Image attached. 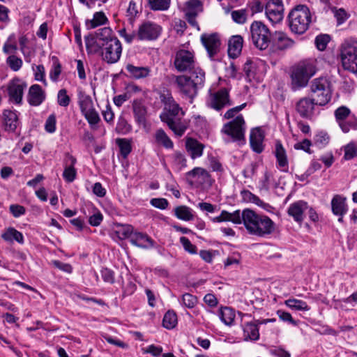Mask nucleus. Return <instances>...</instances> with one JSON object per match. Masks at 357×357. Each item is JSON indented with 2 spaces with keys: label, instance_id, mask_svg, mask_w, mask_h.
<instances>
[{
  "label": "nucleus",
  "instance_id": "bb28decb",
  "mask_svg": "<svg viewBox=\"0 0 357 357\" xmlns=\"http://www.w3.org/2000/svg\"><path fill=\"white\" fill-rule=\"evenodd\" d=\"M294 42L287 35L281 31L275 33L273 45V47L278 50H284L293 46Z\"/></svg>",
  "mask_w": 357,
  "mask_h": 357
},
{
  "label": "nucleus",
  "instance_id": "052dcab7",
  "mask_svg": "<svg viewBox=\"0 0 357 357\" xmlns=\"http://www.w3.org/2000/svg\"><path fill=\"white\" fill-rule=\"evenodd\" d=\"M56 116L54 114H50L45 123V129L49 133H54L56 130Z\"/></svg>",
  "mask_w": 357,
  "mask_h": 357
},
{
  "label": "nucleus",
  "instance_id": "f03ea898",
  "mask_svg": "<svg viewBox=\"0 0 357 357\" xmlns=\"http://www.w3.org/2000/svg\"><path fill=\"white\" fill-rule=\"evenodd\" d=\"M242 222L249 234L260 237L269 235L275 230V223L270 218L248 208L242 211Z\"/></svg>",
  "mask_w": 357,
  "mask_h": 357
},
{
  "label": "nucleus",
  "instance_id": "f8f14e48",
  "mask_svg": "<svg viewBox=\"0 0 357 357\" xmlns=\"http://www.w3.org/2000/svg\"><path fill=\"white\" fill-rule=\"evenodd\" d=\"M101 51V56L103 61L107 63H116L121 55L122 46L119 39H113L104 46L98 48V51Z\"/></svg>",
  "mask_w": 357,
  "mask_h": 357
},
{
  "label": "nucleus",
  "instance_id": "39448f33",
  "mask_svg": "<svg viewBox=\"0 0 357 357\" xmlns=\"http://www.w3.org/2000/svg\"><path fill=\"white\" fill-rule=\"evenodd\" d=\"M312 98L319 106H325L331 100L333 86L331 82L326 77L314 79L310 84Z\"/></svg>",
  "mask_w": 357,
  "mask_h": 357
},
{
  "label": "nucleus",
  "instance_id": "69168bd1",
  "mask_svg": "<svg viewBox=\"0 0 357 357\" xmlns=\"http://www.w3.org/2000/svg\"><path fill=\"white\" fill-rule=\"evenodd\" d=\"M35 79L37 81L42 82L43 83H46L45 76V68L43 65H38L36 66V68L33 69Z\"/></svg>",
  "mask_w": 357,
  "mask_h": 357
},
{
  "label": "nucleus",
  "instance_id": "c03bdc74",
  "mask_svg": "<svg viewBox=\"0 0 357 357\" xmlns=\"http://www.w3.org/2000/svg\"><path fill=\"white\" fill-rule=\"evenodd\" d=\"M220 318L226 325H231L235 318L234 311L230 307H222L220 311Z\"/></svg>",
  "mask_w": 357,
  "mask_h": 357
},
{
  "label": "nucleus",
  "instance_id": "4c0bfd02",
  "mask_svg": "<svg viewBox=\"0 0 357 357\" xmlns=\"http://www.w3.org/2000/svg\"><path fill=\"white\" fill-rule=\"evenodd\" d=\"M126 69L129 73L130 75L135 79L146 77L150 73V69L147 67L135 66L130 63L126 65Z\"/></svg>",
  "mask_w": 357,
  "mask_h": 357
},
{
  "label": "nucleus",
  "instance_id": "6e6552de",
  "mask_svg": "<svg viewBox=\"0 0 357 357\" xmlns=\"http://www.w3.org/2000/svg\"><path fill=\"white\" fill-rule=\"evenodd\" d=\"M252 44L260 50H266L271 43V31L264 23L254 21L250 27Z\"/></svg>",
  "mask_w": 357,
  "mask_h": 357
},
{
  "label": "nucleus",
  "instance_id": "338daca9",
  "mask_svg": "<svg viewBox=\"0 0 357 357\" xmlns=\"http://www.w3.org/2000/svg\"><path fill=\"white\" fill-rule=\"evenodd\" d=\"M101 276L105 282L112 284L114 282V273L112 270L107 268L101 270Z\"/></svg>",
  "mask_w": 357,
  "mask_h": 357
},
{
  "label": "nucleus",
  "instance_id": "ddd939ff",
  "mask_svg": "<svg viewBox=\"0 0 357 357\" xmlns=\"http://www.w3.org/2000/svg\"><path fill=\"white\" fill-rule=\"evenodd\" d=\"M79 106L82 114L90 125H96L100 121L98 113L94 108L93 102L89 96L82 94L79 97Z\"/></svg>",
  "mask_w": 357,
  "mask_h": 357
},
{
  "label": "nucleus",
  "instance_id": "79ce46f5",
  "mask_svg": "<svg viewBox=\"0 0 357 357\" xmlns=\"http://www.w3.org/2000/svg\"><path fill=\"white\" fill-rule=\"evenodd\" d=\"M284 304L293 310L309 311L310 310V306L305 301L294 298L286 300Z\"/></svg>",
  "mask_w": 357,
  "mask_h": 357
},
{
  "label": "nucleus",
  "instance_id": "4be33fe9",
  "mask_svg": "<svg viewBox=\"0 0 357 357\" xmlns=\"http://www.w3.org/2000/svg\"><path fill=\"white\" fill-rule=\"evenodd\" d=\"M132 111L137 123L145 126L146 122L147 108L142 99H135L132 101Z\"/></svg>",
  "mask_w": 357,
  "mask_h": 357
},
{
  "label": "nucleus",
  "instance_id": "5fc2aeb1",
  "mask_svg": "<svg viewBox=\"0 0 357 357\" xmlns=\"http://www.w3.org/2000/svg\"><path fill=\"white\" fill-rule=\"evenodd\" d=\"M133 228L129 225H121L116 231V233L121 238H129L130 239L131 234H133Z\"/></svg>",
  "mask_w": 357,
  "mask_h": 357
},
{
  "label": "nucleus",
  "instance_id": "f3484780",
  "mask_svg": "<svg viewBox=\"0 0 357 357\" xmlns=\"http://www.w3.org/2000/svg\"><path fill=\"white\" fill-rule=\"evenodd\" d=\"M203 10L202 3L199 0H189L185 3L183 12L188 23L193 27L199 30V26L196 21V17Z\"/></svg>",
  "mask_w": 357,
  "mask_h": 357
},
{
  "label": "nucleus",
  "instance_id": "f257e3e1",
  "mask_svg": "<svg viewBox=\"0 0 357 357\" xmlns=\"http://www.w3.org/2000/svg\"><path fill=\"white\" fill-rule=\"evenodd\" d=\"M174 84L178 92L192 100L205 83V72L201 68H196L190 75H181L172 77Z\"/></svg>",
  "mask_w": 357,
  "mask_h": 357
},
{
  "label": "nucleus",
  "instance_id": "de8ad7c7",
  "mask_svg": "<svg viewBox=\"0 0 357 357\" xmlns=\"http://www.w3.org/2000/svg\"><path fill=\"white\" fill-rule=\"evenodd\" d=\"M149 6L153 10H166L170 5L169 0H148Z\"/></svg>",
  "mask_w": 357,
  "mask_h": 357
},
{
  "label": "nucleus",
  "instance_id": "9d476101",
  "mask_svg": "<svg viewBox=\"0 0 357 357\" xmlns=\"http://www.w3.org/2000/svg\"><path fill=\"white\" fill-rule=\"evenodd\" d=\"M113 39H118L113 35V31L109 27H103L98 29L96 32V40L93 38H85L86 46L88 51L98 52V48L105 45L109 41Z\"/></svg>",
  "mask_w": 357,
  "mask_h": 357
},
{
  "label": "nucleus",
  "instance_id": "9b49d317",
  "mask_svg": "<svg viewBox=\"0 0 357 357\" xmlns=\"http://www.w3.org/2000/svg\"><path fill=\"white\" fill-rule=\"evenodd\" d=\"M174 65L178 72L192 71L196 66L195 54L192 52L181 50L176 53Z\"/></svg>",
  "mask_w": 357,
  "mask_h": 357
},
{
  "label": "nucleus",
  "instance_id": "7ed1b4c3",
  "mask_svg": "<svg viewBox=\"0 0 357 357\" xmlns=\"http://www.w3.org/2000/svg\"><path fill=\"white\" fill-rule=\"evenodd\" d=\"M316 72V60L307 59L299 62L293 68L291 73L293 88L298 89L307 86L309 79L315 75Z\"/></svg>",
  "mask_w": 357,
  "mask_h": 357
},
{
  "label": "nucleus",
  "instance_id": "b1692460",
  "mask_svg": "<svg viewBox=\"0 0 357 357\" xmlns=\"http://www.w3.org/2000/svg\"><path fill=\"white\" fill-rule=\"evenodd\" d=\"M130 243L139 248L147 249L154 245L153 241L145 233L134 231L131 234Z\"/></svg>",
  "mask_w": 357,
  "mask_h": 357
},
{
  "label": "nucleus",
  "instance_id": "8fccbe9b",
  "mask_svg": "<svg viewBox=\"0 0 357 357\" xmlns=\"http://www.w3.org/2000/svg\"><path fill=\"white\" fill-rule=\"evenodd\" d=\"M247 15V11L245 9L234 10L231 13L233 21L240 24H243L246 22Z\"/></svg>",
  "mask_w": 357,
  "mask_h": 357
},
{
  "label": "nucleus",
  "instance_id": "412c9836",
  "mask_svg": "<svg viewBox=\"0 0 357 357\" xmlns=\"http://www.w3.org/2000/svg\"><path fill=\"white\" fill-rule=\"evenodd\" d=\"M201 41L206 49L209 56L212 57L219 50L221 42L218 33H204L201 36Z\"/></svg>",
  "mask_w": 357,
  "mask_h": 357
},
{
  "label": "nucleus",
  "instance_id": "393cba45",
  "mask_svg": "<svg viewBox=\"0 0 357 357\" xmlns=\"http://www.w3.org/2000/svg\"><path fill=\"white\" fill-rule=\"evenodd\" d=\"M307 208V204L303 201L294 202L288 208L287 213L296 222H301L304 218V211Z\"/></svg>",
  "mask_w": 357,
  "mask_h": 357
},
{
  "label": "nucleus",
  "instance_id": "7c9ffc66",
  "mask_svg": "<svg viewBox=\"0 0 357 357\" xmlns=\"http://www.w3.org/2000/svg\"><path fill=\"white\" fill-rule=\"evenodd\" d=\"M242 219V213L239 210H236L233 213L227 211H222L220 215L212 218L213 222H221L230 221L234 224H241Z\"/></svg>",
  "mask_w": 357,
  "mask_h": 357
},
{
  "label": "nucleus",
  "instance_id": "423d86ee",
  "mask_svg": "<svg viewBox=\"0 0 357 357\" xmlns=\"http://www.w3.org/2000/svg\"><path fill=\"white\" fill-rule=\"evenodd\" d=\"M341 65L344 70L357 73V40H345L339 47Z\"/></svg>",
  "mask_w": 357,
  "mask_h": 357
},
{
  "label": "nucleus",
  "instance_id": "864d4df0",
  "mask_svg": "<svg viewBox=\"0 0 357 357\" xmlns=\"http://www.w3.org/2000/svg\"><path fill=\"white\" fill-rule=\"evenodd\" d=\"M182 304L188 308H193L197 303V298L190 294H184L181 299Z\"/></svg>",
  "mask_w": 357,
  "mask_h": 357
},
{
  "label": "nucleus",
  "instance_id": "6ab92c4d",
  "mask_svg": "<svg viewBox=\"0 0 357 357\" xmlns=\"http://www.w3.org/2000/svg\"><path fill=\"white\" fill-rule=\"evenodd\" d=\"M283 3L281 0H269L265 7V13L270 22L273 24L283 19Z\"/></svg>",
  "mask_w": 357,
  "mask_h": 357
},
{
  "label": "nucleus",
  "instance_id": "0e129e2a",
  "mask_svg": "<svg viewBox=\"0 0 357 357\" xmlns=\"http://www.w3.org/2000/svg\"><path fill=\"white\" fill-rule=\"evenodd\" d=\"M277 314L280 319H281L282 321L289 322L294 326H297V321L293 319L291 314L289 312H284L282 310H278Z\"/></svg>",
  "mask_w": 357,
  "mask_h": 357
},
{
  "label": "nucleus",
  "instance_id": "ea45409f",
  "mask_svg": "<svg viewBox=\"0 0 357 357\" xmlns=\"http://www.w3.org/2000/svg\"><path fill=\"white\" fill-rule=\"evenodd\" d=\"M107 22V18L103 12H96L93 14V19L86 20L85 24L87 29H92L106 24Z\"/></svg>",
  "mask_w": 357,
  "mask_h": 357
},
{
  "label": "nucleus",
  "instance_id": "c85d7f7f",
  "mask_svg": "<svg viewBox=\"0 0 357 357\" xmlns=\"http://www.w3.org/2000/svg\"><path fill=\"white\" fill-rule=\"evenodd\" d=\"M243 38L240 35L231 36L228 42V54L231 58L238 57L243 48Z\"/></svg>",
  "mask_w": 357,
  "mask_h": 357
},
{
  "label": "nucleus",
  "instance_id": "49530a36",
  "mask_svg": "<svg viewBox=\"0 0 357 357\" xmlns=\"http://www.w3.org/2000/svg\"><path fill=\"white\" fill-rule=\"evenodd\" d=\"M344 159L346 160H351L357 157V143L351 142L344 146Z\"/></svg>",
  "mask_w": 357,
  "mask_h": 357
},
{
  "label": "nucleus",
  "instance_id": "09e8293b",
  "mask_svg": "<svg viewBox=\"0 0 357 357\" xmlns=\"http://www.w3.org/2000/svg\"><path fill=\"white\" fill-rule=\"evenodd\" d=\"M339 126L344 132H348L351 130H356L357 119L354 116L352 118H349L348 120L346 119L343 121H340Z\"/></svg>",
  "mask_w": 357,
  "mask_h": 357
},
{
  "label": "nucleus",
  "instance_id": "e2e57ef3",
  "mask_svg": "<svg viewBox=\"0 0 357 357\" xmlns=\"http://www.w3.org/2000/svg\"><path fill=\"white\" fill-rule=\"evenodd\" d=\"M14 40H15L14 35H11L9 36V38H8V40L4 44L3 50L6 54L15 53V51L17 50V45L13 42Z\"/></svg>",
  "mask_w": 357,
  "mask_h": 357
},
{
  "label": "nucleus",
  "instance_id": "72a5a7b5",
  "mask_svg": "<svg viewBox=\"0 0 357 357\" xmlns=\"http://www.w3.org/2000/svg\"><path fill=\"white\" fill-rule=\"evenodd\" d=\"M243 338L245 340L255 341L259 338V332L257 324L248 322L243 326Z\"/></svg>",
  "mask_w": 357,
  "mask_h": 357
},
{
  "label": "nucleus",
  "instance_id": "5701e85b",
  "mask_svg": "<svg viewBox=\"0 0 357 357\" xmlns=\"http://www.w3.org/2000/svg\"><path fill=\"white\" fill-rule=\"evenodd\" d=\"M264 134L259 128H255L251 130L250 134V144L252 149L260 153L264 150Z\"/></svg>",
  "mask_w": 357,
  "mask_h": 357
},
{
  "label": "nucleus",
  "instance_id": "20e7f679",
  "mask_svg": "<svg viewBox=\"0 0 357 357\" xmlns=\"http://www.w3.org/2000/svg\"><path fill=\"white\" fill-rule=\"evenodd\" d=\"M289 26L291 31L296 34L304 33L312 22V15L305 5H298L294 8L288 15Z\"/></svg>",
  "mask_w": 357,
  "mask_h": 357
},
{
  "label": "nucleus",
  "instance_id": "dca6fc26",
  "mask_svg": "<svg viewBox=\"0 0 357 357\" xmlns=\"http://www.w3.org/2000/svg\"><path fill=\"white\" fill-rule=\"evenodd\" d=\"M191 182L203 188H209L212 186L214 180L211 178L207 170L202 167H195L188 172Z\"/></svg>",
  "mask_w": 357,
  "mask_h": 357
},
{
  "label": "nucleus",
  "instance_id": "a19ab883",
  "mask_svg": "<svg viewBox=\"0 0 357 357\" xmlns=\"http://www.w3.org/2000/svg\"><path fill=\"white\" fill-rule=\"evenodd\" d=\"M174 215L178 219L183 221H190L194 218L192 210L184 205L176 207L174 208Z\"/></svg>",
  "mask_w": 357,
  "mask_h": 357
},
{
  "label": "nucleus",
  "instance_id": "37998d69",
  "mask_svg": "<svg viewBox=\"0 0 357 357\" xmlns=\"http://www.w3.org/2000/svg\"><path fill=\"white\" fill-rule=\"evenodd\" d=\"M241 196L242 200L245 202L254 203L258 206H262L263 208H266L268 205L264 203L257 196L252 194L249 190H242L241 192Z\"/></svg>",
  "mask_w": 357,
  "mask_h": 357
},
{
  "label": "nucleus",
  "instance_id": "473e14b6",
  "mask_svg": "<svg viewBox=\"0 0 357 357\" xmlns=\"http://www.w3.org/2000/svg\"><path fill=\"white\" fill-rule=\"evenodd\" d=\"M182 116L176 117L171 119L169 121L165 122L167 124L169 128L178 136H181L184 134L188 128V123L185 120L181 119Z\"/></svg>",
  "mask_w": 357,
  "mask_h": 357
},
{
  "label": "nucleus",
  "instance_id": "774afa93",
  "mask_svg": "<svg viewBox=\"0 0 357 357\" xmlns=\"http://www.w3.org/2000/svg\"><path fill=\"white\" fill-rule=\"evenodd\" d=\"M151 204L160 209H165L167 208L169 202L165 198H153L151 200Z\"/></svg>",
  "mask_w": 357,
  "mask_h": 357
},
{
  "label": "nucleus",
  "instance_id": "c756f323",
  "mask_svg": "<svg viewBox=\"0 0 357 357\" xmlns=\"http://www.w3.org/2000/svg\"><path fill=\"white\" fill-rule=\"evenodd\" d=\"M331 208L335 215L344 216L348 211L346 198L339 195H335L331 200Z\"/></svg>",
  "mask_w": 357,
  "mask_h": 357
},
{
  "label": "nucleus",
  "instance_id": "e433bc0d",
  "mask_svg": "<svg viewBox=\"0 0 357 357\" xmlns=\"http://www.w3.org/2000/svg\"><path fill=\"white\" fill-rule=\"evenodd\" d=\"M275 157L280 169L283 172L288 171V160L284 149L281 143L278 142L275 145Z\"/></svg>",
  "mask_w": 357,
  "mask_h": 357
},
{
  "label": "nucleus",
  "instance_id": "f704fd0d",
  "mask_svg": "<svg viewBox=\"0 0 357 357\" xmlns=\"http://www.w3.org/2000/svg\"><path fill=\"white\" fill-rule=\"evenodd\" d=\"M185 146L188 152L193 159L202 156L204 148V144L192 138L187 139Z\"/></svg>",
  "mask_w": 357,
  "mask_h": 357
},
{
  "label": "nucleus",
  "instance_id": "a18cd8bd",
  "mask_svg": "<svg viewBox=\"0 0 357 357\" xmlns=\"http://www.w3.org/2000/svg\"><path fill=\"white\" fill-rule=\"evenodd\" d=\"M177 324V316L173 311H167L163 318V326L167 329L174 328Z\"/></svg>",
  "mask_w": 357,
  "mask_h": 357
},
{
  "label": "nucleus",
  "instance_id": "bf43d9fd",
  "mask_svg": "<svg viewBox=\"0 0 357 357\" xmlns=\"http://www.w3.org/2000/svg\"><path fill=\"white\" fill-rule=\"evenodd\" d=\"M57 102L60 106L67 107L69 105L70 98L67 94V91L65 89H61L58 92Z\"/></svg>",
  "mask_w": 357,
  "mask_h": 357
},
{
  "label": "nucleus",
  "instance_id": "a211bd4d",
  "mask_svg": "<svg viewBox=\"0 0 357 357\" xmlns=\"http://www.w3.org/2000/svg\"><path fill=\"white\" fill-rule=\"evenodd\" d=\"M26 87V83L19 78H14L9 82L7 86L9 100L16 104H20Z\"/></svg>",
  "mask_w": 357,
  "mask_h": 357
},
{
  "label": "nucleus",
  "instance_id": "4468645a",
  "mask_svg": "<svg viewBox=\"0 0 357 357\" xmlns=\"http://www.w3.org/2000/svg\"><path fill=\"white\" fill-rule=\"evenodd\" d=\"M231 105L232 102L229 98V92L225 88L220 89L216 92L211 93L207 100V105L217 111Z\"/></svg>",
  "mask_w": 357,
  "mask_h": 357
},
{
  "label": "nucleus",
  "instance_id": "603ef678",
  "mask_svg": "<svg viewBox=\"0 0 357 357\" xmlns=\"http://www.w3.org/2000/svg\"><path fill=\"white\" fill-rule=\"evenodd\" d=\"M350 112V109L345 106L338 107L335 111V116L338 124L340 123V121L346 120L349 117Z\"/></svg>",
  "mask_w": 357,
  "mask_h": 357
},
{
  "label": "nucleus",
  "instance_id": "680f3d73",
  "mask_svg": "<svg viewBox=\"0 0 357 357\" xmlns=\"http://www.w3.org/2000/svg\"><path fill=\"white\" fill-rule=\"evenodd\" d=\"M61 73V66L58 60H56L53 63L52 68L50 73V79L56 82L59 79V77Z\"/></svg>",
  "mask_w": 357,
  "mask_h": 357
},
{
  "label": "nucleus",
  "instance_id": "a878e982",
  "mask_svg": "<svg viewBox=\"0 0 357 357\" xmlns=\"http://www.w3.org/2000/svg\"><path fill=\"white\" fill-rule=\"evenodd\" d=\"M18 125V116L15 112L4 110L3 112V127L5 131L13 132Z\"/></svg>",
  "mask_w": 357,
  "mask_h": 357
},
{
  "label": "nucleus",
  "instance_id": "13d9d810",
  "mask_svg": "<svg viewBox=\"0 0 357 357\" xmlns=\"http://www.w3.org/2000/svg\"><path fill=\"white\" fill-rule=\"evenodd\" d=\"M179 241L186 252L192 255L197 254V247L195 245H193L188 238L182 236L180 238Z\"/></svg>",
  "mask_w": 357,
  "mask_h": 357
},
{
  "label": "nucleus",
  "instance_id": "3c124183",
  "mask_svg": "<svg viewBox=\"0 0 357 357\" xmlns=\"http://www.w3.org/2000/svg\"><path fill=\"white\" fill-rule=\"evenodd\" d=\"M331 40V36L328 34H320L315 38V44L317 49L324 51Z\"/></svg>",
  "mask_w": 357,
  "mask_h": 357
},
{
  "label": "nucleus",
  "instance_id": "4d7b16f0",
  "mask_svg": "<svg viewBox=\"0 0 357 357\" xmlns=\"http://www.w3.org/2000/svg\"><path fill=\"white\" fill-rule=\"evenodd\" d=\"M117 143L120 149L121 155L126 158L131 151L130 142L125 139H117Z\"/></svg>",
  "mask_w": 357,
  "mask_h": 357
},
{
  "label": "nucleus",
  "instance_id": "2f4dec72",
  "mask_svg": "<svg viewBox=\"0 0 357 357\" xmlns=\"http://www.w3.org/2000/svg\"><path fill=\"white\" fill-rule=\"evenodd\" d=\"M77 160L75 157L67 154L66 165L63 173V178L68 183L73 182L76 177L77 172L74 166Z\"/></svg>",
  "mask_w": 357,
  "mask_h": 357
},
{
  "label": "nucleus",
  "instance_id": "aec40b11",
  "mask_svg": "<svg viewBox=\"0 0 357 357\" xmlns=\"http://www.w3.org/2000/svg\"><path fill=\"white\" fill-rule=\"evenodd\" d=\"M316 105L315 100L312 98L304 97L297 102L296 109L301 117L310 119L314 114Z\"/></svg>",
  "mask_w": 357,
  "mask_h": 357
},
{
  "label": "nucleus",
  "instance_id": "c9c22d12",
  "mask_svg": "<svg viewBox=\"0 0 357 357\" xmlns=\"http://www.w3.org/2000/svg\"><path fill=\"white\" fill-rule=\"evenodd\" d=\"M155 143L167 149H172L174 147V143L166 132L162 129H158L153 135Z\"/></svg>",
  "mask_w": 357,
  "mask_h": 357
},
{
  "label": "nucleus",
  "instance_id": "58836bf2",
  "mask_svg": "<svg viewBox=\"0 0 357 357\" xmlns=\"http://www.w3.org/2000/svg\"><path fill=\"white\" fill-rule=\"evenodd\" d=\"M1 238L8 242L15 241L20 244L24 243L22 234L13 227L8 228L5 232L1 234Z\"/></svg>",
  "mask_w": 357,
  "mask_h": 357
},
{
  "label": "nucleus",
  "instance_id": "0eeeda50",
  "mask_svg": "<svg viewBox=\"0 0 357 357\" xmlns=\"http://www.w3.org/2000/svg\"><path fill=\"white\" fill-rule=\"evenodd\" d=\"M245 122L242 115L237 116L234 120L225 123L221 132L224 135V140L226 143L238 142L244 144Z\"/></svg>",
  "mask_w": 357,
  "mask_h": 357
},
{
  "label": "nucleus",
  "instance_id": "cd10ccee",
  "mask_svg": "<svg viewBox=\"0 0 357 357\" xmlns=\"http://www.w3.org/2000/svg\"><path fill=\"white\" fill-rule=\"evenodd\" d=\"M45 93L38 84L32 85L28 93V102L32 106L40 105L45 99Z\"/></svg>",
  "mask_w": 357,
  "mask_h": 357
},
{
  "label": "nucleus",
  "instance_id": "1a4fd4ad",
  "mask_svg": "<svg viewBox=\"0 0 357 357\" xmlns=\"http://www.w3.org/2000/svg\"><path fill=\"white\" fill-rule=\"evenodd\" d=\"M160 100L164 105V110L160 114V118L162 122L169 121L180 116H184V112L176 102L172 95L169 93H162L160 96Z\"/></svg>",
  "mask_w": 357,
  "mask_h": 357
},
{
  "label": "nucleus",
  "instance_id": "2eb2a0df",
  "mask_svg": "<svg viewBox=\"0 0 357 357\" xmlns=\"http://www.w3.org/2000/svg\"><path fill=\"white\" fill-rule=\"evenodd\" d=\"M162 28L151 22H145L138 28L137 38L140 40H153L158 38Z\"/></svg>",
  "mask_w": 357,
  "mask_h": 357
},
{
  "label": "nucleus",
  "instance_id": "6e6d98bb",
  "mask_svg": "<svg viewBox=\"0 0 357 357\" xmlns=\"http://www.w3.org/2000/svg\"><path fill=\"white\" fill-rule=\"evenodd\" d=\"M7 64L13 71L19 70L22 66V61L21 59L15 55L9 56L7 59Z\"/></svg>",
  "mask_w": 357,
  "mask_h": 357
}]
</instances>
